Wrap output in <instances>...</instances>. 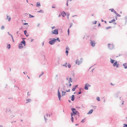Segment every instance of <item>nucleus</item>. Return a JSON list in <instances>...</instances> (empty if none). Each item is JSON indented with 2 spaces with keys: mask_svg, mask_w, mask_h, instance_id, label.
I'll use <instances>...</instances> for the list:
<instances>
[{
  "mask_svg": "<svg viewBox=\"0 0 127 127\" xmlns=\"http://www.w3.org/2000/svg\"><path fill=\"white\" fill-rule=\"evenodd\" d=\"M71 110L72 111V113H71V115H78V116H79V113L76 110L75 108H71Z\"/></svg>",
  "mask_w": 127,
  "mask_h": 127,
  "instance_id": "f257e3e1",
  "label": "nucleus"
},
{
  "mask_svg": "<svg viewBox=\"0 0 127 127\" xmlns=\"http://www.w3.org/2000/svg\"><path fill=\"white\" fill-rule=\"evenodd\" d=\"M55 38H54L52 40H51L49 41V43L51 45L53 44L55 42Z\"/></svg>",
  "mask_w": 127,
  "mask_h": 127,
  "instance_id": "f03ea898",
  "label": "nucleus"
},
{
  "mask_svg": "<svg viewBox=\"0 0 127 127\" xmlns=\"http://www.w3.org/2000/svg\"><path fill=\"white\" fill-rule=\"evenodd\" d=\"M52 34L57 35L58 34V29H55L54 30H52L51 31Z\"/></svg>",
  "mask_w": 127,
  "mask_h": 127,
  "instance_id": "7ed1b4c3",
  "label": "nucleus"
},
{
  "mask_svg": "<svg viewBox=\"0 0 127 127\" xmlns=\"http://www.w3.org/2000/svg\"><path fill=\"white\" fill-rule=\"evenodd\" d=\"M90 43L91 45L93 47H94L95 46V42L94 41L90 40Z\"/></svg>",
  "mask_w": 127,
  "mask_h": 127,
  "instance_id": "20e7f679",
  "label": "nucleus"
},
{
  "mask_svg": "<svg viewBox=\"0 0 127 127\" xmlns=\"http://www.w3.org/2000/svg\"><path fill=\"white\" fill-rule=\"evenodd\" d=\"M108 46L109 49H112L113 48L114 45L113 44H108Z\"/></svg>",
  "mask_w": 127,
  "mask_h": 127,
  "instance_id": "39448f33",
  "label": "nucleus"
},
{
  "mask_svg": "<svg viewBox=\"0 0 127 127\" xmlns=\"http://www.w3.org/2000/svg\"><path fill=\"white\" fill-rule=\"evenodd\" d=\"M82 62V61H79L77 60H76V63L78 65L81 64Z\"/></svg>",
  "mask_w": 127,
  "mask_h": 127,
  "instance_id": "423d86ee",
  "label": "nucleus"
},
{
  "mask_svg": "<svg viewBox=\"0 0 127 127\" xmlns=\"http://www.w3.org/2000/svg\"><path fill=\"white\" fill-rule=\"evenodd\" d=\"M58 98H59V100H61V94L59 91V90H58Z\"/></svg>",
  "mask_w": 127,
  "mask_h": 127,
  "instance_id": "0eeeda50",
  "label": "nucleus"
},
{
  "mask_svg": "<svg viewBox=\"0 0 127 127\" xmlns=\"http://www.w3.org/2000/svg\"><path fill=\"white\" fill-rule=\"evenodd\" d=\"M6 16H7V18L6 19V20H7L8 19V21L9 22H10L11 20V18L10 17H9V16L7 14L6 15Z\"/></svg>",
  "mask_w": 127,
  "mask_h": 127,
  "instance_id": "6e6552de",
  "label": "nucleus"
},
{
  "mask_svg": "<svg viewBox=\"0 0 127 127\" xmlns=\"http://www.w3.org/2000/svg\"><path fill=\"white\" fill-rule=\"evenodd\" d=\"M18 47L20 49H21L23 48V46L22 44L21 43H20L19 44Z\"/></svg>",
  "mask_w": 127,
  "mask_h": 127,
  "instance_id": "1a4fd4ad",
  "label": "nucleus"
},
{
  "mask_svg": "<svg viewBox=\"0 0 127 127\" xmlns=\"http://www.w3.org/2000/svg\"><path fill=\"white\" fill-rule=\"evenodd\" d=\"M61 14L63 17H64L65 15H65H66L65 12L64 11H63V12L61 13Z\"/></svg>",
  "mask_w": 127,
  "mask_h": 127,
  "instance_id": "9d476101",
  "label": "nucleus"
},
{
  "mask_svg": "<svg viewBox=\"0 0 127 127\" xmlns=\"http://www.w3.org/2000/svg\"><path fill=\"white\" fill-rule=\"evenodd\" d=\"M20 43L22 44H23L24 46H25L26 45V41L24 40L22 41Z\"/></svg>",
  "mask_w": 127,
  "mask_h": 127,
  "instance_id": "9b49d317",
  "label": "nucleus"
},
{
  "mask_svg": "<svg viewBox=\"0 0 127 127\" xmlns=\"http://www.w3.org/2000/svg\"><path fill=\"white\" fill-rule=\"evenodd\" d=\"M123 66L124 67V68L126 69L127 68V64L125 63L123 64Z\"/></svg>",
  "mask_w": 127,
  "mask_h": 127,
  "instance_id": "f8f14e48",
  "label": "nucleus"
},
{
  "mask_svg": "<svg viewBox=\"0 0 127 127\" xmlns=\"http://www.w3.org/2000/svg\"><path fill=\"white\" fill-rule=\"evenodd\" d=\"M86 83L85 84V86L84 89L86 90H88V85Z\"/></svg>",
  "mask_w": 127,
  "mask_h": 127,
  "instance_id": "ddd939ff",
  "label": "nucleus"
},
{
  "mask_svg": "<svg viewBox=\"0 0 127 127\" xmlns=\"http://www.w3.org/2000/svg\"><path fill=\"white\" fill-rule=\"evenodd\" d=\"M36 6V7H39L41 6L39 2H37Z\"/></svg>",
  "mask_w": 127,
  "mask_h": 127,
  "instance_id": "4468645a",
  "label": "nucleus"
},
{
  "mask_svg": "<svg viewBox=\"0 0 127 127\" xmlns=\"http://www.w3.org/2000/svg\"><path fill=\"white\" fill-rule=\"evenodd\" d=\"M74 99V95H72L71 96V100L72 101H73Z\"/></svg>",
  "mask_w": 127,
  "mask_h": 127,
  "instance_id": "2eb2a0df",
  "label": "nucleus"
},
{
  "mask_svg": "<svg viewBox=\"0 0 127 127\" xmlns=\"http://www.w3.org/2000/svg\"><path fill=\"white\" fill-rule=\"evenodd\" d=\"M110 62L111 64H113L114 63V62L115 61V60L112 59L111 58L110 59Z\"/></svg>",
  "mask_w": 127,
  "mask_h": 127,
  "instance_id": "dca6fc26",
  "label": "nucleus"
},
{
  "mask_svg": "<svg viewBox=\"0 0 127 127\" xmlns=\"http://www.w3.org/2000/svg\"><path fill=\"white\" fill-rule=\"evenodd\" d=\"M93 111V109H91L89 111V112L87 113V114H91L92 113Z\"/></svg>",
  "mask_w": 127,
  "mask_h": 127,
  "instance_id": "f3484780",
  "label": "nucleus"
},
{
  "mask_svg": "<svg viewBox=\"0 0 127 127\" xmlns=\"http://www.w3.org/2000/svg\"><path fill=\"white\" fill-rule=\"evenodd\" d=\"M26 100L27 101L26 102V103H27L29 102H30L31 101V100L30 99H26Z\"/></svg>",
  "mask_w": 127,
  "mask_h": 127,
  "instance_id": "a211bd4d",
  "label": "nucleus"
},
{
  "mask_svg": "<svg viewBox=\"0 0 127 127\" xmlns=\"http://www.w3.org/2000/svg\"><path fill=\"white\" fill-rule=\"evenodd\" d=\"M117 62L116 61L113 64V66H115L117 65Z\"/></svg>",
  "mask_w": 127,
  "mask_h": 127,
  "instance_id": "6ab92c4d",
  "label": "nucleus"
},
{
  "mask_svg": "<svg viewBox=\"0 0 127 127\" xmlns=\"http://www.w3.org/2000/svg\"><path fill=\"white\" fill-rule=\"evenodd\" d=\"M81 88H80L79 89V91L78 92V93H77V95L80 94L81 93Z\"/></svg>",
  "mask_w": 127,
  "mask_h": 127,
  "instance_id": "aec40b11",
  "label": "nucleus"
},
{
  "mask_svg": "<svg viewBox=\"0 0 127 127\" xmlns=\"http://www.w3.org/2000/svg\"><path fill=\"white\" fill-rule=\"evenodd\" d=\"M71 115V121L72 122H73V115Z\"/></svg>",
  "mask_w": 127,
  "mask_h": 127,
  "instance_id": "412c9836",
  "label": "nucleus"
},
{
  "mask_svg": "<svg viewBox=\"0 0 127 127\" xmlns=\"http://www.w3.org/2000/svg\"><path fill=\"white\" fill-rule=\"evenodd\" d=\"M115 21V20L114 19H112L111 21H109V23H112L113 22H114Z\"/></svg>",
  "mask_w": 127,
  "mask_h": 127,
  "instance_id": "4be33fe9",
  "label": "nucleus"
},
{
  "mask_svg": "<svg viewBox=\"0 0 127 127\" xmlns=\"http://www.w3.org/2000/svg\"><path fill=\"white\" fill-rule=\"evenodd\" d=\"M120 93L119 92H118L115 95V96L116 97H118V95Z\"/></svg>",
  "mask_w": 127,
  "mask_h": 127,
  "instance_id": "5701e85b",
  "label": "nucleus"
},
{
  "mask_svg": "<svg viewBox=\"0 0 127 127\" xmlns=\"http://www.w3.org/2000/svg\"><path fill=\"white\" fill-rule=\"evenodd\" d=\"M65 92H64L63 91H62V96H63V95H65Z\"/></svg>",
  "mask_w": 127,
  "mask_h": 127,
  "instance_id": "b1692460",
  "label": "nucleus"
},
{
  "mask_svg": "<svg viewBox=\"0 0 127 127\" xmlns=\"http://www.w3.org/2000/svg\"><path fill=\"white\" fill-rule=\"evenodd\" d=\"M69 80L68 81V82L69 83H70V82H72V79L71 78H69Z\"/></svg>",
  "mask_w": 127,
  "mask_h": 127,
  "instance_id": "393cba45",
  "label": "nucleus"
},
{
  "mask_svg": "<svg viewBox=\"0 0 127 127\" xmlns=\"http://www.w3.org/2000/svg\"><path fill=\"white\" fill-rule=\"evenodd\" d=\"M67 63H65L63 65V66L65 67H67V66L66 65V64Z\"/></svg>",
  "mask_w": 127,
  "mask_h": 127,
  "instance_id": "a878e982",
  "label": "nucleus"
},
{
  "mask_svg": "<svg viewBox=\"0 0 127 127\" xmlns=\"http://www.w3.org/2000/svg\"><path fill=\"white\" fill-rule=\"evenodd\" d=\"M65 86H64V85H63V90L64 91H65Z\"/></svg>",
  "mask_w": 127,
  "mask_h": 127,
  "instance_id": "bb28decb",
  "label": "nucleus"
},
{
  "mask_svg": "<svg viewBox=\"0 0 127 127\" xmlns=\"http://www.w3.org/2000/svg\"><path fill=\"white\" fill-rule=\"evenodd\" d=\"M56 41L57 40L59 42H60V40L59 39V38H57V39H55Z\"/></svg>",
  "mask_w": 127,
  "mask_h": 127,
  "instance_id": "cd10ccee",
  "label": "nucleus"
},
{
  "mask_svg": "<svg viewBox=\"0 0 127 127\" xmlns=\"http://www.w3.org/2000/svg\"><path fill=\"white\" fill-rule=\"evenodd\" d=\"M37 12H39V13L42 12V13H43L44 12L42 10H39V11H38Z\"/></svg>",
  "mask_w": 127,
  "mask_h": 127,
  "instance_id": "c85d7f7f",
  "label": "nucleus"
},
{
  "mask_svg": "<svg viewBox=\"0 0 127 127\" xmlns=\"http://www.w3.org/2000/svg\"><path fill=\"white\" fill-rule=\"evenodd\" d=\"M44 74V72H42V73L41 74H40L39 75V77H40L41 76H42Z\"/></svg>",
  "mask_w": 127,
  "mask_h": 127,
  "instance_id": "c756f323",
  "label": "nucleus"
},
{
  "mask_svg": "<svg viewBox=\"0 0 127 127\" xmlns=\"http://www.w3.org/2000/svg\"><path fill=\"white\" fill-rule=\"evenodd\" d=\"M109 10H111L112 12H113L115 10L113 8L110 9H109Z\"/></svg>",
  "mask_w": 127,
  "mask_h": 127,
  "instance_id": "7c9ffc66",
  "label": "nucleus"
},
{
  "mask_svg": "<svg viewBox=\"0 0 127 127\" xmlns=\"http://www.w3.org/2000/svg\"><path fill=\"white\" fill-rule=\"evenodd\" d=\"M10 44H8L7 45V48L8 49H9L10 48Z\"/></svg>",
  "mask_w": 127,
  "mask_h": 127,
  "instance_id": "2f4dec72",
  "label": "nucleus"
},
{
  "mask_svg": "<svg viewBox=\"0 0 127 127\" xmlns=\"http://www.w3.org/2000/svg\"><path fill=\"white\" fill-rule=\"evenodd\" d=\"M85 118H84V119L82 120L81 121V122L82 123H84L85 122Z\"/></svg>",
  "mask_w": 127,
  "mask_h": 127,
  "instance_id": "473e14b6",
  "label": "nucleus"
},
{
  "mask_svg": "<svg viewBox=\"0 0 127 127\" xmlns=\"http://www.w3.org/2000/svg\"><path fill=\"white\" fill-rule=\"evenodd\" d=\"M111 28H112V27L109 26V27H106V30H108L109 29Z\"/></svg>",
  "mask_w": 127,
  "mask_h": 127,
  "instance_id": "72a5a7b5",
  "label": "nucleus"
},
{
  "mask_svg": "<svg viewBox=\"0 0 127 127\" xmlns=\"http://www.w3.org/2000/svg\"><path fill=\"white\" fill-rule=\"evenodd\" d=\"M96 99L98 101H100V98L99 97H96Z\"/></svg>",
  "mask_w": 127,
  "mask_h": 127,
  "instance_id": "f704fd0d",
  "label": "nucleus"
},
{
  "mask_svg": "<svg viewBox=\"0 0 127 127\" xmlns=\"http://www.w3.org/2000/svg\"><path fill=\"white\" fill-rule=\"evenodd\" d=\"M91 107H92L93 108H94L95 109H96V106H93V105H92L91 106Z\"/></svg>",
  "mask_w": 127,
  "mask_h": 127,
  "instance_id": "c9c22d12",
  "label": "nucleus"
},
{
  "mask_svg": "<svg viewBox=\"0 0 127 127\" xmlns=\"http://www.w3.org/2000/svg\"><path fill=\"white\" fill-rule=\"evenodd\" d=\"M67 66H68V68H70V67H71V65L69 64L68 63V64Z\"/></svg>",
  "mask_w": 127,
  "mask_h": 127,
  "instance_id": "e433bc0d",
  "label": "nucleus"
},
{
  "mask_svg": "<svg viewBox=\"0 0 127 127\" xmlns=\"http://www.w3.org/2000/svg\"><path fill=\"white\" fill-rule=\"evenodd\" d=\"M29 17L30 18H31L34 17V16L31 15L30 14H29Z\"/></svg>",
  "mask_w": 127,
  "mask_h": 127,
  "instance_id": "4c0bfd02",
  "label": "nucleus"
},
{
  "mask_svg": "<svg viewBox=\"0 0 127 127\" xmlns=\"http://www.w3.org/2000/svg\"><path fill=\"white\" fill-rule=\"evenodd\" d=\"M70 25L69 26V28H70L73 25V24H72V23H70Z\"/></svg>",
  "mask_w": 127,
  "mask_h": 127,
  "instance_id": "58836bf2",
  "label": "nucleus"
},
{
  "mask_svg": "<svg viewBox=\"0 0 127 127\" xmlns=\"http://www.w3.org/2000/svg\"><path fill=\"white\" fill-rule=\"evenodd\" d=\"M24 33L25 35H26V34L27 33V31L26 30H25L24 31Z\"/></svg>",
  "mask_w": 127,
  "mask_h": 127,
  "instance_id": "ea45409f",
  "label": "nucleus"
},
{
  "mask_svg": "<svg viewBox=\"0 0 127 127\" xmlns=\"http://www.w3.org/2000/svg\"><path fill=\"white\" fill-rule=\"evenodd\" d=\"M123 127H127V124H124Z\"/></svg>",
  "mask_w": 127,
  "mask_h": 127,
  "instance_id": "a19ab883",
  "label": "nucleus"
},
{
  "mask_svg": "<svg viewBox=\"0 0 127 127\" xmlns=\"http://www.w3.org/2000/svg\"><path fill=\"white\" fill-rule=\"evenodd\" d=\"M4 28V27L3 26H2L1 28V29L2 30H3Z\"/></svg>",
  "mask_w": 127,
  "mask_h": 127,
  "instance_id": "79ce46f5",
  "label": "nucleus"
},
{
  "mask_svg": "<svg viewBox=\"0 0 127 127\" xmlns=\"http://www.w3.org/2000/svg\"><path fill=\"white\" fill-rule=\"evenodd\" d=\"M65 53H66V55H68V51L67 50H66Z\"/></svg>",
  "mask_w": 127,
  "mask_h": 127,
  "instance_id": "37998d69",
  "label": "nucleus"
},
{
  "mask_svg": "<svg viewBox=\"0 0 127 127\" xmlns=\"http://www.w3.org/2000/svg\"><path fill=\"white\" fill-rule=\"evenodd\" d=\"M75 89H76L74 87L72 89V91H75Z\"/></svg>",
  "mask_w": 127,
  "mask_h": 127,
  "instance_id": "c03bdc74",
  "label": "nucleus"
},
{
  "mask_svg": "<svg viewBox=\"0 0 127 127\" xmlns=\"http://www.w3.org/2000/svg\"><path fill=\"white\" fill-rule=\"evenodd\" d=\"M116 15L117 16H118V17H120L121 16V15L119 14H118V13L116 14Z\"/></svg>",
  "mask_w": 127,
  "mask_h": 127,
  "instance_id": "a18cd8bd",
  "label": "nucleus"
},
{
  "mask_svg": "<svg viewBox=\"0 0 127 127\" xmlns=\"http://www.w3.org/2000/svg\"><path fill=\"white\" fill-rule=\"evenodd\" d=\"M7 87H8L7 84H6L5 85V88H7Z\"/></svg>",
  "mask_w": 127,
  "mask_h": 127,
  "instance_id": "49530a36",
  "label": "nucleus"
},
{
  "mask_svg": "<svg viewBox=\"0 0 127 127\" xmlns=\"http://www.w3.org/2000/svg\"><path fill=\"white\" fill-rule=\"evenodd\" d=\"M67 32H68V35H69V29H68L67 30Z\"/></svg>",
  "mask_w": 127,
  "mask_h": 127,
  "instance_id": "de8ad7c7",
  "label": "nucleus"
},
{
  "mask_svg": "<svg viewBox=\"0 0 127 127\" xmlns=\"http://www.w3.org/2000/svg\"><path fill=\"white\" fill-rule=\"evenodd\" d=\"M28 24L27 23H24L23 24V25H28Z\"/></svg>",
  "mask_w": 127,
  "mask_h": 127,
  "instance_id": "09e8293b",
  "label": "nucleus"
},
{
  "mask_svg": "<svg viewBox=\"0 0 127 127\" xmlns=\"http://www.w3.org/2000/svg\"><path fill=\"white\" fill-rule=\"evenodd\" d=\"M69 50V48L68 47H67L66 48V50Z\"/></svg>",
  "mask_w": 127,
  "mask_h": 127,
  "instance_id": "8fccbe9b",
  "label": "nucleus"
},
{
  "mask_svg": "<svg viewBox=\"0 0 127 127\" xmlns=\"http://www.w3.org/2000/svg\"><path fill=\"white\" fill-rule=\"evenodd\" d=\"M52 29L53 30L54 29H55V26H53V27H52Z\"/></svg>",
  "mask_w": 127,
  "mask_h": 127,
  "instance_id": "3c124183",
  "label": "nucleus"
},
{
  "mask_svg": "<svg viewBox=\"0 0 127 127\" xmlns=\"http://www.w3.org/2000/svg\"><path fill=\"white\" fill-rule=\"evenodd\" d=\"M29 92H28L27 93V95L28 96H30V94H29Z\"/></svg>",
  "mask_w": 127,
  "mask_h": 127,
  "instance_id": "603ef678",
  "label": "nucleus"
},
{
  "mask_svg": "<svg viewBox=\"0 0 127 127\" xmlns=\"http://www.w3.org/2000/svg\"><path fill=\"white\" fill-rule=\"evenodd\" d=\"M87 84L88 86V87H90L91 86L88 83H87Z\"/></svg>",
  "mask_w": 127,
  "mask_h": 127,
  "instance_id": "864d4df0",
  "label": "nucleus"
},
{
  "mask_svg": "<svg viewBox=\"0 0 127 127\" xmlns=\"http://www.w3.org/2000/svg\"><path fill=\"white\" fill-rule=\"evenodd\" d=\"M113 12L116 15L117 13L116 12V11H115V10H114V11Z\"/></svg>",
  "mask_w": 127,
  "mask_h": 127,
  "instance_id": "5fc2aeb1",
  "label": "nucleus"
},
{
  "mask_svg": "<svg viewBox=\"0 0 127 127\" xmlns=\"http://www.w3.org/2000/svg\"><path fill=\"white\" fill-rule=\"evenodd\" d=\"M70 89H68V90L66 91V92H70Z\"/></svg>",
  "mask_w": 127,
  "mask_h": 127,
  "instance_id": "6e6d98bb",
  "label": "nucleus"
},
{
  "mask_svg": "<svg viewBox=\"0 0 127 127\" xmlns=\"http://www.w3.org/2000/svg\"><path fill=\"white\" fill-rule=\"evenodd\" d=\"M14 87H16V88H18V89H19V88L17 86H15V85L14 86Z\"/></svg>",
  "mask_w": 127,
  "mask_h": 127,
  "instance_id": "4d7b16f0",
  "label": "nucleus"
},
{
  "mask_svg": "<svg viewBox=\"0 0 127 127\" xmlns=\"http://www.w3.org/2000/svg\"><path fill=\"white\" fill-rule=\"evenodd\" d=\"M58 76V74H56L55 76V77L56 78Z\"/></svg>",
  "mask_w": 127,
  "mask_h": 127,
  "instance_id": "13d9d810",
  "label": "nucleus"
},
{
  "mask_svg": "<svg viewBox=\"0 0 127 127\" xmlns=\"http://www.w3.org/2000/svg\"><path fill=\"white\" fill-rule=\"evenodd\" d=\"M78 85H77L75 86L74 87L75 88V89H76V88H77L78 87Z\"/></svg>",
  "mask_w": 127,
  "mask_h": 127,
  "instance_id": "bf43d9fd",
  "label": "nucleus"
},
{
  "mask_svg": "<svg viewBox=\"0 0 127 127\" xmlns=\"http://www.w3.org/2000/svg\"><path fill=\"white\" fill-rule=\"evenodd\" d=\"M96 23H97V21H95V22H94V24H96Z\"/></svg>",
  "mask_w": 127,
  "mask_h": 127,
  "instance_id": "052dcab7",
  "label": "nucleus"
},
{
  "mask_svg": "<svg viewBox=\"0 0 127 127\" xmlns=\"http://www.w3.org/2000/svg\"><path fill=\"white\" fill-rule=\"evenodd\" d=\"M23 73L24 74H27V72H23Z\"/></svg>",
  "mask_w": 127,
  "mask_h": 127,
  "instance_id": "680f3d73",
  "label": "nucleus"
},
{
  "mask_svg": "<svg viewBox=\"0 0 127 127\" xmlns=\"http://www.w3.org/2000/svg\"><path fill=\"white\" fill-rule=\"evenodd\" d=\"M66 5L67 6H68V1H67Z\"/></svg>",
  "mask_w": 127,
  "mask_h": 127,
  "instance_id": "e2e57ef3",
  "label": "nucleus"
},
{
  "mask_svg": "<svg viewBox=\"0 0 127 127\" xmlns=\"http://www.w3.org/2000/svg\"><path fill=\"white\" fill-rule=\"evenodd\" d=\"M70 83V84H69V87H70V86H71V84L70 83Z\"/></svg>",
  "mask_w": 127,
  "mask_h": 127,
  "instance_id": "0e129e2a",
  "label": "nucleus"
},
{
  "mask_svg": "<svg viewBox=\"0 0 127 127\" xmlns=\"http://www.w3.org/2000/svg\"><path fill=\"white\" fill-rule=\"evenodd\" d=\"M119 64H117V65H116V66L117 67H118V66H119Z\"/></svg>",
  "mask_w": 127,
  "mask_h": 127,
  "instance_id": "69168bd1",
  "label": "nucleus"
},
{
  "mask_svg": "<svg viewBox=\"0 0 127 127\" xmlns=\"http://www.w3.org/2000/svg\"><path fill=\"white\" fill-rule=\"evenodd\" d=\"M11 36V38H12V39L13 38V36H12V35L11 34V35H10Z\"/></svg>",
  "mask_w": 127,
  "mask_h": 127,
  "instance_id": "338daca9",
  "label": "nucleus"
},
{
  "mask_svg": "<svg viewBox=\"0 0 127 127\" xmlns=\"http://www.w3.org/2000/svg\"><path fill=\"white\" fill-rule=\"evenodd\" d=\"M125 18L126 19H127V16H125Z\"/></svg>",
  "mask_w": 127,
  "mask_h": 127,
  "instance_id": "774afa93",
  "label": "nucleus"
}]
</instances>
